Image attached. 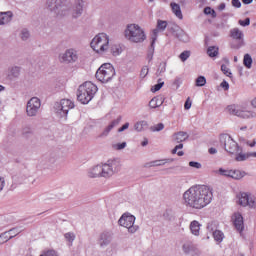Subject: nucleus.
Wrapping results in <instances>:
<instances>
[{"label":"nucleus","mask_w":256,"mask_h":256,"mask_svg":"<svg viewBox=\"0 0 256 256\" xmlns=\"http://www.w3.org/2000/svg\"><path fill=\"white\" fill-rule=\"evenodd\" d=\"M189 139V134L187 132L180 131L174 134V141L177 143H183Z\"/></svg>","instance_id":"27"},{"label":"nucleus","mask_w":256,"mask_h":256,"mask_svg":"<svg viewBox=\"0 0 256 256\" xmlns=\"http://www.w3.org/2000/svg\"><path fill=\"white\" fill-rule=\"evenodd\" d=\"M208 153H210V155H215V153H217V149L216 148H209Z\"/></svg>","instance_id":"63"},{"label":"nucleus","mask_w":256,"mask_h":256,"mask_svg":"<svg viewBox=\"0 0 256 256\" xmlns=\"http://www.w3.org/2000/svg\"><path fill=\"white\" fill-rule=\"evenodd\" d=\"M23 139H31L33 136V128L29 125L23 126L21 130Z\"/></svg>","instance_id":"26"},{"label":"nucleus","mask_w":256,"mask_h":256,"mask_svg":"<svg viewBox=\"0 0 256 256\" xmlns=\"http://www.w3.org/2000/svg\"><path fill=\"white\" fill-rule=\"evenodd\" d=\"M66 241H69V243H73L75 241V233L68 232L64 235Z\"/></svg>","instance_id":"51"},{"label":"nucleus","mask_w":256,"mask_h":256,"mask_svg":"<svg viewBox=\"0 0 256 256\" xmlns=\"http://www.w3.org/2000/svg\"><path fill=\"white\" fill-rule=\"evenodd\" d=\"M220 87H222L224 91H229V82H227L226 80H223L220 84Z\"/></svg>","instance_id":"57"},{"label":"nucleus","mask_w":256,"mask_h":256,"mask_svg":"<svg viewBox=\"0 0 256 256\" xmlns=\"http://www.w3.org/2000/svg\"><path fill=\"white\" fill-rule=\"evenodd\" d=\"M163 129H165V124L163 123H158L150 127V131H152L153 133L163 131Z\"/></svg>","instance_id":"44"},{"label":"nucleus","mask_w":256,"mask_h":256,"mask_svg":"<svg viewBox=\"0 0 256 256\" xmlns=\"http://www.w3.org/2000/svg\"><path fill=\"white\" fill-rule=\"evenodd\" d=\"M227 109L230 115H235L236 117H240L241 119H251V117H253V112L241 109L235 105H230L227 107Z\"/></svg>","instance_id":"14"},{"label":"nucleus","mask_w":256,"mask_h":256,"mask_svg":"<svg viewBox=\"0 0 256 256\" xmlns=\"http://www.w3.org/2000/svg\"><path fill=\"white\" fill-rule=\"evenodd\" d=\"M88 177L90 179H95L97 177H103L102 170H101V165H96L93 166L88 170Z\"/></svg>","instance_id":"20"},{"label":"nucleus","mask_w":256,"mask_h":256,"mask_svg":"<svg viewBox=\"0 0 256 256\" xmlns=\"http://www.w3.org/2000/svg\"><path fill=\"white\" fill-rule=\"evenodd\" d=\"M248 175L247 172L243 170H231L230 172V179H235V181H240V179H243V177H246Z\"/></svg>","instance_id":"23"},{"label":"nucleus","mask_w":256,"mask_h":256,"mask_svg":"<svg viewBox=\"0 0 256 256\" xmlns=\"http://www.w3.org/2000/svg\"><path fill=\"white\" fill-rule=\"evenodd\" d=\"M102 177H112L113 174L119 171V161L108 160L107 163L101 165Z\"/></svg>","instance_id":"11"},{"label":"nucleus","mask_w":256,"mask_h":256,"mask_svg":"<svg viewBox=\"0 0 256 256\" xmlns=\"http://www.w3.org/2000/svg\"><path fill=\"white\" fill-rule=\"evenodd\" d=\"M46 160L50 165H53V163L57 161V157H55V155H50L46 157Z\"/></svg>","instance_id":"56"},{"label":"nucleus","mask_w":256,"mask_h":256,"mask_svg":"<svg viewBox=\"0 0 256 256\" xmlns=\"http://www.w3.org/2000/svg\"><path fill=\"white\" fill-rule=\"evenodd\" d=\"M126 129H129V122H126L124 125H122V126L118 129V133H123V131H126Z\"/></svg>","instance_id":"60"},{"label":"nucleus","mask_w":256,"mask_h":256,"mask_svg":"<svg viewBox=\"0 0 256 256\" xmlns=\"http://www.w3.org/2000/svg\"><path fill=\"white\" fill-rule=\"evenodd\" d=\"M172 11L178 17V19H183V13L181 12V6L179 4L172 2L171 3Z\"/></svg>","instance_id":"30"},{"label":"nucleus","mask_w":256,"mask_h":256,"mask_svg":"<svg viewBox=\"0 0 256 256\" xmlns=\"http://www.w3.org/2000/svg\"><path fill=\"white\" fill-rule=\"evenodd\" d=\"M225 7H226L225 3H221V4L218 6V10H219V11H224Z\"/></svg>","instance_id":"64"},{"label":"nucleus","mask_w":256,"mask_h":256,"mask_svg":"<svg viewBox=\"0 0 256 256\" xmlns=\"http://www.w3.org/2000/svg\"><path fill=\"white\" fill-rule=\"evenodd\" d=\"M124 36L130 43H143L147 39L145 30L139 24H128Z\"/></svg>","instance_id":"4"},{"label":"nucleus","mask_w":256,"mask_h":256,"mask_svg":"<svg viewBox=\"0 0 256 256\" xmlns=\"http://www.w3.org/2000/svg\"><path fill=\"white\" fill-rule=\"evenodd\" d=\"M182 83H183V80H181V78H179V77H176L173 82V85L176 89H179V87H181Z\"/></svg>","instance_id":"54"},{"label":"nucleus","mask_w":256,"mask_h":256,"mask_svg":"<svg viewBox=\"0 0 256 256\" xmlns=\"http://www.w3.org/2000/svg\"><path fill=\"white\" fill-rule=\"evenodd\" d=\"M185 207L201 211L213 201V191L206 185H194L183 193Z\"/></svg>","instance_id":"1"},{"label":"nucleus","mask_w":256,"mask_h":256,"mask_svg":"<svg viewBox=\"0 0 256 256\" xmlns=\"http://www.w3.org/2000/svg\"><path fill=\"white\" fill-rule=\"evenodd\" d=\"M168 29H169V31H171V33L174 35V37L179 39V41H184L183 37H185V33L183 32V30H181L179 28V26L173 25Z\"/></svg>","instance_id":"21"},{"label":"nucleus","mask_w":256,"mask_h":256,"mask_svg":"<svg viewBox=\"0 0 256 256\" xmlns=\"http://www.w3.org/2000/svg\"><path fill=\"white\" fill-rule=\"evenodd\" d=\"M125 147H127V142H122V143L116 144V149L118 151H121L122 149H125Z\"/></svg>","instance_id":"58"},{"label":"nucleus","mask_w":256,"mask_h":256,"mask_svg":"<svg viewBox=\"0 0 256 256\" xmlns=\"http://www.w3.org/2000/svg\"><path fill=\"white\" fill-rule=\"evenodd\" d=\"M165 29H167V21L158 20L157 27L156 29L153 30L154 37H152V39H157V35L159 34V31H165Z\"/></svg>","instance_id":"22"},{"label":"nucleus","mask_w":256,"mask_h":256,"mask_svg":"<svg viewBox=\"0 0 256 256\" xmlns=\"http://www.w3.org/2000/svg\"><path fill=\"white\" fill-rule=\"evenodd\" d=\"M182 249L186 255H189V253H193V251H195V245L191 242H187L183 244Z\"/></svg>","instance_id":"32"},{"label":"nucleus","mask_w":256,"mask_h":256,"mask_svg":"<svg viewBox=\"0 0 256 256\" xmlns=\"http://www.w3.org/2000/svg\"><path fill=\"white\" fill-rule=\"evenodd\" d=\"M189 57H191V51L189 50H185L179 55V58L183 63H185Z\"/></svg>","instance_id":"46"},{"label":"nucleus","mask_w":256,"mask_h":256,"mask_svg":"<svg viewBox=\"0 0 256 256\" xmlns=\"http://www.w3.org/2000/svg\"><path fill=\"white\" fill-rule=\"evenodd\" d=\"M165 71H167V63L161 62L156 71V76L160 77V75H163V73H165Z\"/></svg>","instance_id":"40"},{"label":"nucleus","mask_w":256,"mask_h":256,"mask_svg":"<svg viewBox=\"0 0 256 256\" xmlns=\"http://www.w3.org/2000/svg\"><path fill=\"white\" fill-rule=\"evenodd\" d=\"M75 104L69 99H62L60 102H57L54 106V109L60 117H67L69 110L73 109Z\"/></svg>","instance_id":"10"},{"label":"nucleus","mask_w":256,"mask_h":256,"mask_svg":"<svg viewBox=\"0 0 256 256\" xmlns=\"http://www.w3.org/2000/svg\"><path fill=\"white\" fill-rule=\"evenodd\" d=\"M218 173L222 177H229V178H231V170L230 169L219 168Z\"/></svg>","instance_id":"47"},{"label":"nucleus","mask_w":256,"mask_h":256,"mask_svg":"<svg viewBox=\"0 0 256 256\" xmlns=\"http://www.w3.org/2000/svg\"><path fill=\"white\" fill-rule=\"evenodd\" d=\"M149 124L147 123V121L145 120H141V121H138L134 124V129L135 131H137L138 133H141V131H144L145 130V127H148Z\"/></svg>","instance_id":"29"},{"label":"nucleus","mask_w":256,"mask_h":256,"mask_svg":"<svg viewBox=\"0 0 256 256\" xmlns=\"http://www.w3.org/2000/svg\"><path fill=\"white\" fill-rule=\"evenodd\" d=\"M208 57H217L219 55V48L215 46H210L207 49Z\"/></svg>","instance_id":"37"},{"label":"nucleus","mask_w":256,"mask_h":256,"mask_svg":"<svg viewBox=\"0 0 256 256\" xmlns=\"http://www.w3.org/2000/svg\"><path fill=\"white\" fill-rule=\"evenodd\" d=\"M90 47L93 51H96V53L107 51V49H109V36L106 33H99L92 39Z\"/></svg>","instance_id":"6"},{"label":"nucleus","mask_w":256,"mask_h":256,"mask_svg":"<svg viewBox=\"0 0 256 256\" xmlns=\"http://www.w3.org/2000/svg\"><path fill=\"white\" fill-rule=\"evenodd\" d=\"M189 167H193L194 169H201L202 165L199 162L190 161Z\"/></svg>","instance_id":"55"},{"label":"nucleus","mask_w":256,"mask_h":256,"mask_svg":"<svg viewBox=\"0 0 256 256\" xmlns=\"http://www.w3.org/2000/svg\"><path fill=\"white\" fill-rule=\"evenodd\" d=\"M242 149L240 148V151L236 154L235 161L241 162V161H247L249 159V153H242Z\"/></svg>","instance_id":"35"},{"label":"nucleus","mask_w":256,"mask_h":256,"mask_svg":"<svg viewBox=\"0 0 256 256\" xmlns=\"http://www.w3.org/2000/svg\"><path fill=\"white\" fill-rule=\"evenodd\" d=\"M14 236L9 235V231H5L3 233L0 234V245H5V243H7V241H11V239H13Z\"/></svg>","instance_id":"31"},{"label":"nucleus","mask_w":256,"mask_h":256,"mask_svg":"<svg viewBox=\"0 0 256 256\" xmlns=\"http://www.w3.org/2000/svg\"><path fill=\"white\" fill-rule=\"evenodd\" d=\"M95 93H97V85L92 82H85L77 90V100L82 105H87V103L93 100Z\"/></svg>","instance_id":"3"},{"label":"nucleus","mask_w":256,"mask_h":256,"mask_svg":"<svg viewBox=\"0 0 256 256\" xmlns=\"http://www.w3.org/2000/svg\"><path fill=\"white\" fill-rule=\"evenodd\" d=\"M220 145H223L225 151L230 153V155H235L241 151L239 144H237L229 134L220 135Z\"/></svg>","instance_id":"7"},{"label":"nucleus","mask_w":256,"mask_h":256,"mask_svg":"<svg viewBox=\"0 0 256 256\" xmlns=\"http://www.w3.org/2000/svg\"><path fill=\"white\" fill-rule=\"evenodd\" d=\"M146 75H149V67L144 66V67H142L141 72H140L141 79H145Z\"/></svg>","instance_id":"52"},{"label":"nucleus","mask_w":256,"mask_h":256,"mask_svg":"<svg viewBox=\"0 0 256 256\" xmlns=\"http://www.w3.org/2000/svg\"><path fill=\"white\" fill-rule=\"evenodd\" d=\"M13 21V12H0V25H8Z\"/></svg>","instance_id":"19"},{"label":"nucleus","mask_w":256,"mask_h":256,"mask_svg":"<svg viewBox=\"0 0 256 256\" xmlns=\"http://www.w3.org/2000/svg\"><path fill=\"white\" fill-rule=\"evenodd\" d=\"M29 37H31L29 30H27V28L22 29L20 32V39H22V41H27Z\"/></svg>","instance_id":"43"},{"label":"nucleus","mask_w":256,"mask_h":256,"mask_svg":"<svg viewBox=\"0 0 256 256\" xmlns=\"http://www.w3.org/2000/svg\"><path fill=\"white\" fill-rule=\"evenodd\" d=\"M79 59V54H77V50L70 48L67 49L64 53L59 55L60 63H65L66 65L77 63Z\"/></svg>","instance_id":"12"},{"label":"nucleus","mask_w":256,"mask_h":256,"mask_svg":"<svg viewBox=\"0 0 256 256\" xmlns=\"http://www.w3.org/2000/svg\"><path fill=\"white\" fill-rule=\"evenodd\" d=\"M234 226L240 233L245 229V225L243 223V215L241 213L234 214Z\"/></svg>","instance_id":"18"},{"label":"nucleus","mask_w":256,"mask_h":256,"mask_svg":"<svg viewBox=\"0 0 256 256\" xmlns=\"http://www.w3.org/2000/svg\"><path fill=\"white\" fill-rule=\"evenodd\" d=\"M206 84H207V79L205 78V76H198L196 78V81H195L196 87H205Z\"/></svg>","instance_id":"41"},{"label":"nucleus","mask_w":256,"mask_h":256,"mask_svg":"<svg viewBox=\"0 0 256 256\" xmlns=\"http://www.w3.org/2000/svg\"><path fill=\"white\" fill-rule=\"evenodd\" d=\"M46 8L57 17H67L71 15L72 19H79L85 9L84 0H75L74 4L69 6L67 0H46Z\"/></svg>","instance_id":"2"},{"label":"nucleus","mask_w":256,"mask_h":256,"mask_svg":"<svg viewBox=\"0 0 256 256\" xmlns=\"http://www.w3.org/2000/svg\"><path fill=\"white\" fill-rule=\"evenodd\" d=\"M5 187V178L4 177H0V192L2 191V189Z\"/></svg>","instance_id":"62"},{"label":"nucleus","mask_w":256,"mask_h":256,"mask_svg":"<svg viewBox=\"0 0 256 256\" xmlns=\"http://www.w3.org/2000/svg\"><path fill=\"white\" fill-rule=\"evenodd\" d=\"M165 85V82H163L161 79L158 80V83L155 84L152 88L151 91L152 93H157V91H160V89Z\"/></svg>","instance_id":"45"},{"label":"nucleus","mask_w":256,"mask_h":256,"mask_svg":"<svg viewBox=\"0 0 256 256\" xmlns=\"http://www.w3.org/2000/svg\"><path fill=\"white\" fill-rule=\"evenodd\" d=\"M95 77L100 83H109L115 77V68L111 63H104L96 71Z\"/></svg>","instance_id":"5"},{"label":"nucleus","mask_w":256,"mask_h":256,"mask_svg":"<svg viewBox=\"0 0 256 256\" xmlns=\"http://www.w3.org/2000/svg\"><path fill=\"white\" fill-rule=\"evenodd\" d=\"M135 219V216L129 213H124L118 220V224L121 225V227L128 229V233H137L139 226L135 225Z\"/></svg>","instance_id":"8"},{"label":"nucleus","mask_w":256,"mask_h":256,"mask_svg":"<svg viewBox=\"0 0 256 256\" xmlns=\"http://www.w3.org/2000/svg\"><path fill=\"white\" fill-rule=\"evenodd\" d=\"M121 116H118L117 119L113 120L103 131L102 133H100L98 135L99 139H105V137H109V133H111V131H113V129H115V127H117V125H119V123H121Z\"/></svg>","instance_id":"17"},{"label":"nucleus","mask_w":256,"mask_h":256,"mask_svg":"<svg viewBox=\"0 0 256 256\" xmlns=\"http://www.w3.org/2000/svg\"><path fill=\"white\" fill-rule=\"evenodd\" d=\"M218 227L219 223L217 221H211L207 224V231H209L210 233H215Z\"/></svg>","instance_id":"39"},{"label":"nucleus","mask_w":256,"mask_h":256,"mask_svg":"<svg viewBox=\"0 0 256 256\" xmlns=\"http://www.w3.org/2000/svg\"><path fill=\"white\" fill-rule=\"evenodd\" d=\"M221 71L226 75V77H232L233 73H231V70L227 67V65L222 64L221 65Z\"/></svg>","instance_id":"49"},{"label":"nucleus","mask_w":256,"mask_h":256,"mask_svg":"<svg viewBox=\"0 0 256 256\" xmlns=\"http://www.w3.org/2000/svg\"><path fill=\"white\" fill-rule=\"evenodd\" d=\"M213 238L216 243H223V240L225 239V234L221 230H215L213 233Z\"/></svg>","instance_id":"28"},{"label":"nucleus","mask_w":256,"mask_h":256,"mask_svg":"<svg viewBox=\"0 0 256 256\" xmlns=\"http://www.w3.org/2000/svg\"><path fill=\"white\" fill-rule=\"evenodd\" d=\"M190 231L192 235H195L196 237H199V231H201V223L197 220H193L190 223Z\"/></svg>","instance_id":"24"},{"label":"nucleus","mask_w":256,"mask_h":256,"mask_svg":"<svg viewBox=\"0 0 256 256\" xmlns=\"http://www.w3.org/2000/svg\"><path fill=\"white\" fill-rule=\"evenodd\" d=\"M111 241H113V233L109 231H104L100 233L98 238V245L100 247H107L108 245H111Z\"/></svg>","instance_id":"16"},{"label":"nucleus","mask_w":256,"mask_h":256,"mask_svg":"<svg viewBox=\"0 0 256 256\" xmlns=\"http://www.w3.org/2000/svg\"><path fill=\"white\" fill-rule=\"evenodd\" d=\"M230 37L233 39L230 43L231 49L239 50L245 45V34L239 28H233L230 30Z\"/></svg>","instance_id":"9"},{"label":"nucleus","mask_w":256,"mask_h":256,"mask_svg":"<svg viewBox=\"0 0 256 256\" xmlns=\"http://www.w3.org/2000/svg\"><path fill=\"white\" fill-rule=\"evenodd\" d=\"M111 53L114 57H117V55H121V48L117 45H113L111 47Z\"/></svg>","instance_id":"50"},{"label":"nucleus","mask_w":256,"mask_h":256,"mask_svg":"<svg viewBox=\"0 0 256 256\" xmlns=\"http://www.w3.org/2000/svg\"><path fill=\"white\" fill-rule=\"evenodd\" d=\"M173 158L154 160L155 167H163V165H167V163H173Z\"/></svg>","instance_id":"34"},{"label":"nucleus","mask_w":256,"mask_h":256,"mask_svg":"<svg viewBox=\"0 0 256 256\" xmlns=\"http://www.w3.org/2000/svg\"><path fill=\"white\" fill-rule=\"evenodd\" d=\"M191 105H192L191 98L188 97L187 100L185 101L184 109H186V110L191 109Z\"/></svg>","instance_id":"59"},{"label":"nucleus","mask_w":256,"mask_h":256,"mask_svg":"<svg viewBox=\"0 0 256 256\" xmlns=\"http://www.w3.org/2000/svg\"><path fill=\"white\" fill-rule=\"evenodd\" d=\"M41 109V100L38 97H32L26 105V113L28 117H37Z\"/></svg>","instance_id":"13"},{"label":"nucleus","mask_w":256,"mask_h":256,"mask_svg":"<svg viewBox=\"0 0 256 256\" xmlns=\"http://www.w3.org/2000/svg\"><path fill=\"white\" fill-rule=\"evenodd\" d=\"M21 231H23V230L20 227H15V228H11L10 230H8V233L10 236L17 237V235H19V233H21Z\"/></svg>","instance_id":"48"},{"label":"nucleus","mask_w":256,"mask_h":256,"mask_svg":"<svg viewBox=\"0 0 256 256\" xmlns=\"http://www.w3.org/2000/svg\"><path fill=\"white\" fill-rule=\"evenodd\" d=\"M19 75H21V68L17 66L10 68L8 77L11 81H13V79H19Z\"/></svg>","instance_id":"25"},{"label":"nucleus","mask_w":256,"mask_h":256,"mask_svg":"<svg viewBox=\"0 0 256 256\" xmlns=\"http://www.w3.org/2000/svg\"><path fill=\"white\" fill-rule=\"evenodd\" d=\"M232 6L236 7V9H241V1H239V0H232Z\"/></svg>","instance_id":"61"},{"label":"nucleus","mask_w":256,"mask_h":256,"mask_svg":"<svg viewBox=\"0 0 256 256\" xmlns=\"http://www.w3.org/2000/svg\"><path fill=\"white\" fill-rule=\"evenodd\" d=\"M155 41H157V38H152L151 44H150V49L148 52V59L149 61H153V55L155 53Z\"/></svg>","instance_id":"36"},{"label":"nucleus","mask_w":256,"mask_h":256,"mask_svg":"<svg viewBox=\"0 0 256 256\" xmlns=\"http://www.w3.org/2000/svg\"><path fill=\"white\" fill-rule=\"evenodd\" d=\"M161 105H163V101L159 102L158 98H152L149 102V107L150 109H157V107H161Z\"/></svg>","instance_id":"38"},{"label":"nucleus","mask_w":256,"mask_h":256,"mask_svg":"<svg viewBox=\"0 0 256 256\" xmlns=\"http://www.w3.org/2000/svg\"><path fill=\"white\" fill-rule=\"evenodd\" d=\"M239 205L242 207H249L250 209H256L255 196L251 193L242 192L239 197Z\"/></svg>","instance_id":"15"},{"label":"nucleus","mask_w":256,"mask_h":256,"mask_svg":"<svg viewBox=\"0 0 256 256\" xmlns=\"http://www.w3.org/2000/svg\"><path fill=\"white\" fill-rule=\"evenodd\" d=\"M243 65L246 67V69H251V67L253 66V58H251V55H244Z\"/></svg>","instance_id":"33"},{"label":"nucleus","mask_w":256,"mask_h":256,"mask_svg":"<svg viewBox=\"0 0 256 256\" xmlns=\"http://www.w3.org/2000/svg\"><path fill=\"white\" fill-rule=\"evenodd\" d=\"M238 23L242 27H249V25H251V19L250 18H246L245 20H239Z\"/></svg>","instance_id":"53"},{"label":"nucleus","mask_w":256,"mask_h":256,"mask_svg":"<svg viewBox=\"0 0 256 256\" xmlns=\"http://www.w3.org/2000/svg\"><path fill=\"white\" fill-rule=\"evenodd\" d=\"M204 15H211L212 19H215L217 17V12L210 6H207L203 10Z\"/></svg>","instance_id":"42"}]
</instances>
